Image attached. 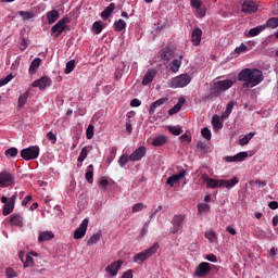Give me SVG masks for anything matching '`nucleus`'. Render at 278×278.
<instances>
[{"mask_svg":"<svg viewBox=\"0 0 278 278\" xmlns=\"http://www.w3.org/2000/svg\"><path fill=\"white\" fill-rule=\"evenodd\" d=\"M204 238H206L211 244H218V235L212 229L204 232Z\"/></svg>","mask_w":278,"mask_h":278,"instance_id":"25","label":"nucleus"},{"mask_svg":"<svg viewBox=\"0 0 278 278\" xmlns=\"http://www.w3.org/2000/svg\"><path fill=\"white\" fill-rule=\"evenodd\" d=\"M192 81V77L189 74H180L168 81L169 88H186L188 84Z\"/></svg>","mask_w":278,"mask_h":278,"instance_id":"4","label":"nucleus"},{"mask_svg":"<svg viewBox=\"0 0 278 278\" xmlns=\"http://www.w3.org/2000/svg\"><path fill=\"white\" fill-rule=\"evenodd\" d=\"M86 137L88 140H92V138H94V126H92V124H90L86 130Z\"/></svg>","mask_w":278,"mask_h":278,"instance_id":"49","label":"nucleus"},{"mask_svg":"<svg viewBox=\"0 0 278 278\" xmlns=\"http://www.w3.org/2000/svg\"><path fill=\"white\" fill-rule=\"evenodd\" d=\"M86 157H88V147H84L80 151V154L77 159V166L78 168H81L84 161L86 160Z\"/></svg>","mask_w":278,"mask_h":278,"instance_id":"33","label":"nucleus"},{"mask_svg":"<svg viewBox=\"0 0 278 278\" xmlns=\"http://www.w3.org/2000/svg\"><path fill=\"white\" fill-rule=\"evenodd\" d=\"M156 76H157V71H155L154 68L148 70L142 78V86H149V84H151Z\"/></svg>","mask_w":278,"mask_h":278,"instance_id":"19","label":"nucleus"},{"mask_svg":"<svg viewBox=\"0 0 278 278\" xmlns=\"http://www.w3.org/2000/svg\"><path fill=\"white\" fill-rule=\"evenodd\" d=\"M42 63V60H40V58H36L33 60V62L30 63L28 73L30 75L36 74V72L38 71V68H40V64Z\"/></svg>","mask_w":278,"mask_h":278,"instance_id":"28","label":"nucleus"},{"mask_svg":"<svg viewBox=\"0 0 278 278\" xmlns=\"http://www.w3.org/2000/svg\"><path fill=\"white\" fill-rule=\"evenodd\" d=\"M203 38V30L201 28H194L191 33V42L194 47H199L201 45V40Z\"/></svg>","mask_w":278,"mask_h":278,"instance_id":"20","label":"nucleus"},{"mask_svg":"<svg viewBox=\"0 0 278 278\" xmlns=\"http://www.w3.org/2000/svg\"><path fill=\"white\" fill-rule=\"evenodd\" d=\"M46 16H47L48 25H53V23H55L58 18H60V11L51 10L46 14Z\"/></svg>","mask_w":278,"mask_h":278,"instance_id":"24","label":"nucleus"},{"mask_svg":"<svg viewBox=\"0 0 278 278\" xmlns=\"http://www.w3.org/2000/svg\"><path fill=\"white\" fill-rule=\"evenodd\" d=\"M144 155H147V148L141 146L129 155V160L130 162H140Z\"/></svg>","mask_w":278,"mask_h":278,"instance_id":"17","label":"nucleus"},{"mask_svg":"<svg viewBox=\"0 0 278 278\" xmlns=\"http://www.w3.org/2000/svg\"><path fill=\"white\" fill-rule=\"evenodd\" d=\"M201 134L205 140H212V131L207 127L203 128Z\"/></svg>","mask_w":278,"mask_h":278,"instance_id":"52","label":"nucleus"},{"mask_svg":"<svg viewBox=\"0 0 278 278\" xmlns=\"http://www.w3.org/2000/svg\"><path fill=\"white\" fill-rule=\"evenodd\" d=\"M130 105L131 108H140V105H142V102L138 99H134L131 100Z\"/></svg>","mask_w":278,"mask_h":278,"instance_id":"58","label":"nucleus"},{"mask_svg":"<svg viewBox=\"0 0 278 278\" xmlns=\"http://www.w3.org/2000/svg\"><path fill=\"white\" fill-rule=\"evenodd\" d=\"M233 105H236V103L233 101H229L227 106H226V112H233Z\"/></svg>","mask_w":278,"mask_h":278,"instance_id":"60","label":"nucleus"},{"mask_svg":"<svg viewBox=\"0 0 278 278\" xmlns=\"http://www.w3.org/2000/svg\"><path fill=\"white\" fill-rule=\"evenodd\" d=\"M191 5L194 8L195 14L199 18H203V16H205V11L201 9V0H191Z\"/></svg>","mask_w":278,"mask_h":278,"instance_id":"26","label":"nucleus"},{"mask_svg":"<svg viewBox=\"0 0 278 278\" xmlns=\"http://www.w3.org/2000/svg\"><path fill=\"white\" fill-rule=\"evenodd\" d=\"M184 59V56H179V59H175L174 61H172L170 63V72L172 73H178L179 68H181V60Z\"/></svg>","mask_w":278,"mask_h":278,"instance_id":"34","label":"nucleus"},{"mask_svg":"<svg viewBox=\"0 0 278 278\" xmlns=\"http://www.w3.org/2000/svg\"><path fill=\"white\" fill-rule=\"evenodd\" d=\"M18 15L23 21H29L30 18H34V16H36L34 11H20Z\"/></svg>","mask_w":278,"mask_h":278,"instance_id":"37","label":"nucleus"},{"mask_svg":"<svg viewBox=\"0 0 278 278\" xmlns=\"http://www.w3.org/2000/svg\"><path fill=\"white\" fill-rule=\"evenodd\" d=\"M127 27V23L124 20H118L114 23L115 31H123Z\"/></svg>","mask_w":278,"mask_h":278,"instance_id":"40","label":"nucleus"},{"mask_svg":"<svg viewBox=\"0 0 278 278\" xmlns=\"http://www.w3.org/2000/svg\"><path fill=\"white\" fill-rule=\"evenodd\" d=\"M66 23H68V18L60 20L55 25L51 27L52 34L58 38L59 36H62V31L66 29Z\"/></svg>","mask_w":278,"mask_h":278,"instance_id":"15","label":"nucleus"},{"mask_svg":"<svg viewBox=\"0 0 278 278\" xmlns=\"http://www.w3.org/2000/svg\"><path fill=\"white\" fill-rule=\"evenodd\" d=\"M187 172L186 169H180L178 174H174L172 176H169L166 180L167 186H170V188H173V186H175L176 184H179V181H181V179H184V177H186Z\"/></svg>","mask_w":278,"mask_h":278,"instance_id":"14","label":"nucleus"},{"mask_svg":"<svg viewBox=\"0 0 278 278\" xmlns=\"http://www.w3.org/2000/svg\"><path fill=\"white\" fill-rule=\"evenodd\" d=\"M51 84H53V80L48 76H43L33 81L31 87L38 88L39 90H47V88L51 87Z\"/></svg>","mask_w":278,"mask_h":278,"instance_id":"10","label":"nucleus"},{"mask_svg":"<svg viewBox=\"0 0 278 278\" xmlns=\"http://www.w3.org/2000/svg\"><path fill=\"white\" fill-rule=\"evenodd\" d=\"M115 8L116 5L114 3H111L109 7L105 8V10L101 13V17L103 18V21H108V18L112 16Z\"/></svg>","mask_w":278,"mask_h":278,"instance_id":"32","label":"nucleus"},{"mask_svg":"<svg viewBox=\"0 0 278 278\" xmlns=\"http://www.w3.org/2000/svg\"><path fill=\"white\" fill-rule=\"evenodd\" d=\"M266 27H270L271 29H277L278 27V17H271L269 18L266 24Z\"/></svg>","mask_w":278,"mask_h":278,"instance_id":"43","label":"nucleus"},{"mask_svg":"<svg viewBox=\"0 0 278 278\" xmlns=\"http://www.w3.org/2000/svg\"><path fill=\"white\" fill-rule=\"evenodd\" d=\"M168 131L173 134V136H181V127L180 126H168Z\"/></svg>","mask_w":278,"mask_h":278,"instance_id":"47","label":"nucleus"},{"mask_svg":"<svg viewBox=\"0 0 278 278\" xmlns=\"http://www.w3.org/2000/svg\"><path fill=\"white\" fill-rule=\"evenodd\" d=\"M168 140V138L164 135H160L157 137H154L150 143L152 144V147H164V144H166V141Z\"/></svg>","mask_w":278,"mask_h":278,"instance_id":"23","label":"nucleus"},{"mask_svg":"<svg viewBox=\"0 0 278 278\" xmlns=\"http://www.w3.org/2000/svg\"><path fill=\"white\" fill-rule=\"evenodd\" d=\"M268 207H269L270 210H278V203H277V201H271V202H269Z\"/></svg>","mask_w":278,"mask_h":278,"instance_id":"63","label":"nucleus"},{"mask_svg":"<svg viewBox=\"0 0 278 278\" xmlns=\"http://www.w3.org/2000/svg\"><path fill=\"white\" fill-rule=\"evenodd\" d=\"M210 273H212V265L207 262L200 263L194 269V275L199 278H205Z\"/></svg>","mask_w":278,"mask_h":278,"instance_id":"9","label":"nucleus"},{"mask_svg":"<svg viewBox=\"0 0 278 278\" xmlns=\"http://www.w3.org/2000/svg\"><path fill=\"white\" fill-rule=\"evenodd\" d=\"M85 178H86V181H88V184H93V181H94V165H89L87 167Z\"/></svg>","mask_w":278,"mask_h":278,"instance_id":"29","label":"nucleus"},{"mask_svg":"<svg viewBox=\"0 0 278 278\" xmlns=\"http://www.w3.org/2000/svg\"><path fill=\"white\" fill-rule=\"evenodd\" d=\"M212 125L214 129H223V122H220V117L218 115H213Z\"/></svg>","mask_w":278,"mask_h":278,"instance_id":"39","label":"nucleus"},{"mask_svg":"<svg viewBox=\"0 0 278 278\" xmlns=\"http://www.w3.org/2000/svg\"><path fill=\"white\" fill-rule=\"evenodd\" d=\"M256 132H249L248 135H245L243 138H241L239 140V144L240 147H245V144H248L249 142H251V140H253V137L255 136Z\"/></svg>","mask_w":278,"mask_h":278,"instance_id":"36","label":"nucleus"},{"mask_svg":"<svg viewBox=\"0 0 278 278\" xmlns=\"http://www.w3.org/2000/svg\"><path fill=\"white\" fill-rule=\"evenodd\" d=\"M47 138L52 144H55V142H58V137L52 131L47 134Z\"/></svg>","mask_w":278,"mask_h":278,"instance_id":"56","label":"nucleus"},{"mask_svg":"<svg viewBox=\"0 0 278 278\" xmlns=\"http://www.w3.org/2000/svg\"><path fill=\"white\" fill-rule=\"evenodd\" d=\"M1 203H3L2 214L8 216L14 212V205H16V194H13L10 199L3 195L1 198Z\"/></svg>","mask_w":278,"mask_h":278,"instance_id":"6","label":"nucleus"},{"mask_svg":"<svg viewBox=\"0 0 278 278\" xmlns=\"http://www.w3.org/2000/svg\"><path fill=\"white\" fill-rule=\"evenodd\" d=\"M233 84H236V80L232 79L217 80L213 85L212 92L215 97H218L222 92H227Z\"/></svg>","mask_w":278,"mask_h":278,"instance_id":"5","label":"nucleus"},{"mask_svg":"<svg viewBox=\"0 0 278 278\" xmlns=\"http://www.w3.org/2000/svg\"><path fill=\"white\" fill-rule=\"evenodd\" d=\"M180 140H181V142H192V138H190V136H188L186 134L180 136Z\"/></svg>","mask_w":278,"mask_h":278,"instance_id":"62","label":"nucleus"},{"mask_svg":"<svg viewBox=\"0 0 278 278\" xmlns=\"http://www.w3.org/2000/svg\"><path fill=\"white\" fill-rule=\"evenodd\" d=\"M205 260H207V262H212V264H216V262H218V257L215 254H206L204 256Z\"/></svg>","mask_w":278,"mask_h":278,"instance_id":"55","label":"nucleus"},{"mask_svg":"<svg viewBox=\"0 0 278 278\" xmlns=\"http://www.w3.org/2000/svg\"><path fill=\"white\" fill-rule=\"evenodd\" d=\"M14 186V175L10 172H0V188H9Z\"/></svg>","mask_w":278,"mask_h":278,"instance_id":"11","label":"nucleus"},{"mask_svg":"<svg viewBox=\"0 0 278 278\" xmlns=\"http://www.w3.org/2000/svg\"><path fill=\"white\" fill-rule=\"evenodd\" d=\"M5 277L7 278H15L18 277V271L14 270V268L9 267L5 269Z\"/></svg>","mask_w":278,"mask_h":278,"instance_id":"46","label":"nucleus"},{"mask_svg":"<svg viewBox=\"0 0 278 278\" xmlns=\"http://www.w3.org/2000/svg\"><path fill=\"white\" fill-rule=\"evenodd\" d=\"M247 157H249L248 152H239L233 156H225L224 160L228 163H233V162L238 163V162H244Z\"/></svg>","mask_w":278,"mask_h":278,"instance_id":"18","label":"nucleus"},{"mask_svg":"<svg viewBox=\"0 0 278 278\" xmlns=\"http://www.w3.org/2000/svg\"><path fill=\"white\" fill-rule=\"evenodd\" d=\"M13 79H14V76L12 74L8 75L5 78L0 79V88L2 86H5L7 84H10V81Z\"/></svg>","mask_w":278,"mask_h":278,"instance_id":"54","label":"nucleus"},{"mask_svg":"<svg viewBox=\"0 0 278 278\" xmlns=\"http://www.w3.org/2000/svg\"><path fill=\"white\" fill-rule=\"evenodd\" d=\"M55 235L53 231H40L38 233V242H49V240H53Z\"/></svg>","mask_w":278,"mask_h":278,"instance_id":"22","label":"nucleus"},{"mask_svg":"<svg viewBox=\"0 0 278 278\" xmlns=\"http://www.w3.org/2000/svg\"><path fill=\"white\" fill-rule=\"evenodd\" d=\"M238 81H242V88H255L264 81V74L257 68H243L238 75Z\"/></svg>","mask_w":278,"mask_h":278,"instance_id":"1","label":"nucleus"},{"mask_svg":"<svg viewBox=\"0 0 278 278\" xmlns=\"http://www.w3.org/2000/svg\"><path fill=\"white\" fill-rule=\"evenodd\" d=\"M144 210V204L143 203H137L132 205L131 212L136 214L137 212H142Z\"/></svg>","mask_w":278,"mask_h":278,"instance_id":"53","label":"nucleus"},{"mask_svg":"<svg viewBox=\"0 0 278 278\" xmlns=\"http://www.w3.org/2000/svg\"><path fill=\"white\" fill-rule=\"evenodd\" d=\"M249 49V47H247V45L241 43L239 47H237L233 51L235 55H240V53H244V51H247Z\"/></svg>","mask_w":278,"mask_h":278,"instance_id":"51","label":"nucleus"},{"mask_svg":"<svg viewBox=\"0 0 278 278\" xmlns=\"http://www.w3.org/2000/svg\"><path fill=\"white\" fill-rule=\"evenodd\" d=\"M264 29H266V25L256 26L254 28H251L247 36H249L250 38H255V36H260V34H262Z\"/></svg>","mask_w":278,"mask_h":278,"instance_id":"30","label":"nucleus"},{"mask_svg":"<svg viewBox=\"0 0 278 278\" xmlns=\"http://www.w3.org/2000/svg\"><path fill=\"white\" fill-rule=\"evenodd\" d=\"M159 249H160V243L155 242L150 248L137 253L134 256L135 264H139V265L144 264V262H147V260H149V257H153V255H155V253H157Z\"/></svg>","mask_w":278,"mask_h":278,"instance_id":"3","label":"nucleus"},{"mask_svg":"<svg viewBox=\"0 0 278 278\" xmlns=\"http://www.w3.org/2000/svg\"><path fill=\"white\" fill-rule=\"evenodd\" d=\"M117 151H118V149L116 147L111 148V156L109 159L110 163L114 162V159L116 157V152Z\"/></svg>","mask_w":278,"mask_h":278,"instance_id":"57","label":"nucleus"},{"mask_svg":"<svg viewBox=\"0 0 278 278\" xmlns=\"http://www.w3.org/2000/svg\"><path fill=\"white\" fill-rule=\"evenodd\" d=\"M99 240H101V232H96L87 241V244H88V247H92V245L97 244V242H99Z\"/></svg>","mask_w":278,"mask_h":278,"instance_id":"38","label":"nucleus"},{"mask_svg":"<svg viewBox=\"0 0 278 278\" xmlns=\"http://www.w3.org/2000/svg\"><path fill=\"white\" fill-rule=\"evenodd\" d=\"M90 220L85 218L79 227L74 231V240H81L86 236V231H88V224Z\"/></svg>","mask_w":278,"mask_h":278,"instance_id":"13","label":"nucleus"},{"mask_svg":"<svg viewBox=\"0 0 278 278\" xmlns=\"http://www.w3.org/2000/svg\"><path fill=\"white\" fill-rule=\"evenodd\" d=\"M198 212L199 214H205L210 212V204L201 203L198 205Z\"/></svg>","mask_w":278,"mask_h":278,"instance_id":"50","label":"nucleus"},{"mask_svg":"<svg viewBox=\"0 0 278 278\" xmlns=\"http://www.w3.org/2000/svg\"><path fill=\"white\" fill-rule=\"evenodd\" d=\"M27 99H29V91H25L18 97L17 108H23L27 103Z\"/></svg>","mask_w":278,"mask_h":278,"instance_id":"35","label":"nucleus"},{"mask_svg":"<svg viewBox=\"0 0 278 278\" xmlns=\"http://www.w3.org/2000/svg\"><path fill=\"white\" fill-rule=\"evenodd\" d=\"M10 224L13 225L14 227H23V216L18 214H13L10 217Z\"/></svg>","mask_w":278,"mask_h":278,"instance_id":"31","label":"nucleus"},{"mask_svg":"<svg viewBox=\"0 0 278 278\" xmlns=\"http://www.w3.org/2000/svg\"><path fill=\"white\" fill-rule=\"evenodd\" d=\"M72 71H75V60H71L66 63L65 75H71Z\"/></svg>","mask_w":278,"mask_h":278,"instance_id":"45","label":"nucleus"},{"mask_svg":"<svg viewBox=\"0 0 278 278\" xmlns=\"http://www.w3.org/2000/svg\"><path fill=\"white\" fill-rule=\"evenodd\" d=\"M99 186L102 188V190H105L108 186H110V181H108V179H102Z\"/></svg>","mask_w":278,"mask_h":278,"instance_id":"59","label":"nucleus"},{"mask_svg":"<svg viewBox=\"0 0 278 278\" xmlns=\"http://www.w3.org/2000/svg\"><path fill=\"white\" fill-rule=\"evenodd\" d=\"M184 220H186V215H175L170 222L172 228L169 229V233H179V230L184 227Z\"/></svg>","mask_w":278,"mask_h":278,"instance_id":"8","label":"nucleus"},{"mask_svg":"<svg viewBox=\"0 0 278 278\" xmlns=\"http://www.w3.org/2000/svg\"><path fill=\"white\" fill-rule=\"evenodd\" d=\"M186 103V98L181 97L178 99V102L168 111L169 116H174V114H177L181 111V108H184V104Z\"/></svg>","mask_w":278,"mask_h":278,"instance_id":"21","label":"nucleus"},{"mask_svg":"<svg viewBox=\"0 0 278 278\" xmlns=\"http://www.w3.org/2000/svg\"><path fill=\"white\" fill-rule=\"evenodd\" d=\"M202 179L204 184H206V188H211V190H216V188H226V190H231L237 184L240 182V179L235 176L231 179H214L211 178L207 174L202 175Z\"/></svg>","mask_w":278,"mask_h":278,"instance_id":"2","label":"nucleus"},{"mask_svg":"<svg viewBox=\"0 0 278 278\" xmlns=\"http://www.w3.org/2000/svg\"><path fill=\"white\" fill-rule=\"evenodd\" d=\"M92 31L93 34H97V35L103 31V22L101 21L94 22L92 25Z\"/></svg>","mask_w":278,"mask_h":278,"instance_id":"42","label":"nucleus"},{"mask_svg":"<svg viewBox=\"0 0 278 278\" xmlns=\"http://www.w3.org/2000/svg\"><path fill=\"white\" fill-rule=\"evenodd\" d=\"M129 155L127 154H122L118 159V164L121 166V168H125V166L127 165V162H129Z\"/></svg>","mask_w":278,"mask_h":278,"instance_id":"44","label":"nucleus"},{"mask_svg":"<svg viewBox=\"0 0 278 278\" xmlns=\"http://www.w3.org/2000/svg\"><path fill=\"white\" fill-rule=\"evenodd\" d=\"M241 12H244V14H253L257 12V4L253 0H245L241 5Z\"/></svg>","mask_w":278,"mask_h":278,"instance_id":"16","label":"nucleus"},{"mask_svg":"<svg viewBox=\"0 0 278 278\" xmlns=\"http://www.w3.org/2000/svg\"><path fill=\"white\" fill-rule=\"evenodd\" d=\"M4 155H7L8 157H16L18 155V149L10 148L4 152Z\"/></svg>","mask_w":278,"mask_h":278,"instance_id":"48","label":"nucleus"},{"mask_svg":"<svg viewBox=\"0 0 278 278\" xmlns=\"http://www.w3.org/2000/svg\"><path fill=\"white\" fill-rule=\"evenodd\" d=\"M38 155H40V147L38 146H31L21 151V156L26 161L36 160Z\"/></svg>","mask_w":278,"mask_h":278,"instance_id":"7","label":"nucleus"},{"mask_svg":"<svg viewBox=\"0 0 278 278\" xmlns=\"http://www.w3.org/2000/svg\"><path fill=\"white\" fill-rule=\"evenodd\" d=\"M226 231H228V233H230V236H236V228H233L232 225H229L226 227Z\"/></svg>","mask_w":278,"mask_h":278,"instance_id":"61","label":"nucleus"},{"mask_svg":"<svg viewBox=\"0 0 278 278\" xmlns=\"http://www.w3.org/2000/svg\"><path fill=\"white\" fill-rule=\"evenodd\" d=\"M166 101H167L166 98H161V99L154 101V102L150 105L149 114H150V115L155 114V110H157V108H161V105H164V103H165Z\"/></svg>","mask_w":278,"mask_h":278,"instance_id":"27","label":"nucleus"},{"mask_svg":"<svg viewBox=\"0 0 278 278\" xmlns=\"http://www.w3.org/2000/svg\"><path fill=\"white\" fill-rule=\"evenodd\" d=\"M122 278H134V274H131V270H126Z\"/></svg>","mask_w":278,"mask_h":278,"instance_id":"64","label":"nucleus"},{"mask_svg":"<svg viewBox=\"0 0 278 278\" xmlns=\"http://www.w3.org/2000/svg\"><path fill=\"white\" fill-rule=\"evenodd\" d=\"M35 262H34V256L30 255L29 253L26 254V260L24 261V268H33Z\"/></svg>","mask_w":278,"mask_h":278,"instance_id":"41","label":"nucleus"},{"mask_svg":"<svg viewBox=\"0 0 278 278\" xmlns=\"http://www.w3.org/2000/svg\"><path fill=\"white\" fill-rule=\"evenodd\" d=\"M123 267V261L117 260L111 263L109 266L105 267V273L109 277H116L118 275V270Z\"/></svg>","mask_w":278,"mask_h":278,"instance_id":"12","label":"nucleus"}]
</instances>
